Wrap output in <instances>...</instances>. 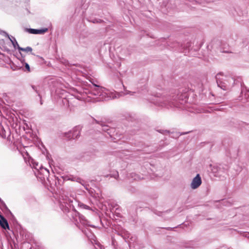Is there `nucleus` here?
<instances>
[{
    "label": "nucleus",
    "mask_w": 249,
    "mask_h": 249,
    "mask_svg": "<svg viewBox=\"0 0 249 249\" xmlns=\"http://www.w3.org/2000/svg\"><path fill=\"white\" fill-rule=\"evenodd\" d=\"M0 225L4 229H9L7 220L1 215H0Z\"/></svg>",
    "instance_id": "nucleus-15"
},
{
    "label": "nucleus",
    "mask_w": 249,
    "mask_h": 249,
    "mask_svg": "<svg viewBox=\"0 0 249 249\" xmlns=\"http://www.w3.org/2000/svg\"><path fill=\"white\" fill-rule=\"evenodd\" d=\"M63 179L64 180H72L76 181L77 182H79L82 185L84 186V188L86 190H88V187L89 185L87 184L86 183L84 182V180H82L79 178H76L75 177H71L70 176H66L63 177Z\"/></svg>",
    "instance_id": "nucleus-11"
},
{
    "label": "nucleus",
    "mask_w": 249,
    "mask_h": 249,
    "mask_svg": "<svg viewBox=\"0 0 249 249\" xmlns=\"http://www.w3.org/2000/svg\"><path fill=\"white\" fill-rule=\"evenodd\" d=\"M33 49L31 47H27L26 48H22V47H19V49H18V51H23V52H27V53H28V52H32Z\"/></svg>",
    "instance_id": "nucleus-20"
},
{
    "label": "nucleus",
    "mask_w": 249,
    "mask_h": 249,
    "mask_svg": "<svg viewBox=\"0 0 249 249\" xmlns=\"http://www.w3.org/2000/svg\"><path fill=\"white\" fill-rule=\"evenodd\" d=\"M71 216L75 224L88 237L89 236L86 230L84 229L82 226L86 227L90 226L93 227L92 225L89 224V222L86 219L84 216L80 214L76 211H73L71 212Z\"/></svg>",
    "instance_id": "nucleus-4"
},
{
    "label": "nucleus",
    "mask_w": 249,
    "mask_h": 249,
    "mask_svg": "<svg viewBox=\"0 0 249 249\" xmlns=\"http://www.w3.org/2000/svg\"><path fill=\"white\" fill-rule=\"evenodd\" d=\"M189 95L188 89H185L180 91L177 95V99L170 95L162 97H153L150 102L161 107H177L185 109L184 105L187 102Z\"/></svg>",
    "instance_id": "nucleus-2"
},
{
    "label": "nucleus",
    "mask_w": 249,
    "mask_h": 249,
    "mask_svg": "<svg viewBox=\"0 0 249 249\" xmlns=\"http://www.w3.org/2000/svg\"><path fill=\"white\" fill-rule=\"evenodd\" d=\"M32 168H35L37 171V174L36 175V177L39 178L41 181H46V179L51 184L50 181L49 179V171L46 168L39 166L38 163L35 161L32 160L31 161Z\"/></svg>",
    "instance_id": "nucleus-5"
},
{
    "label": "nucleus",
    "mask_w": 249,
    "mask_h": 249,
    "mask_svg": "<svg viewBox=\"0 0 249 249\" xmlns=\"http://www.w3.org/2000/svg\"><path fill=\"white\" fill-rule=\"evenodd\" d=\"M59 203L60 209L64 213L69 212V208L71 207V203L72 201L69 197L68 196L64 194H61L59 196Z\"/></svg>",
    "instance_id": "nucleus-6"
},
{
    "label": "nucleus",
    "mask_w": 249,
    "mask_h": 249,
    "mask_svg": "<svg viewBox=\"0 0 249 249\" xmlns=\"http://www.w3.org/2000/svg\"><path fill=\"white\" fill-rule=\"evenodd\" d=\"M0 136L3 138H7V140L11 141L10 131L8 126L4 128L3 125L0 124Z\"/></svg>",
    "instance_id": "nucleus-8"
},
{
    "label": "nucleus",
    "mask_w": 249,
    "mask_h": 249,
    "mask_svg": "<svg viewBox=\"0 0 249 249\" xmlns=\"http://www.w3.org/2000/svg\"><path fill=\"white\" fill-rule=\"evenodd\" d=\"M173 228H170V227H168V228H167L166 229L168 230H171Z\"/></svg>",
    "instance_id": "nucleus-31"
},
{
    "label": "nucleus",
    "mask_w": 249,
    "mask_h": 249,
    "mask_svg": "<svg viewBox=\"0 0 249 249\" xmlns=\"http://www.w3.org/2000/svg\"><path fill=\"white\" fill-rule=\"evenodd\" d=\"M110 205L112 207V210H113L114 209H115V212L116 213L117 215L118 216H120V213L116 212L117 211H119V210H120L119 206L117 203H115L114 202H110Z\"/></svg>",
    "instance_id": "nucleus-19"
},
{
    "label": "nucleus",
    "mask_w": 249,
    "mask_h": 249,
    "mask_svg": "<svg viewBox=\"0 0 249 249\" xmlns=\"http://www.w3.org/2000/svg\"><path fill=\"white\" fill-rule=\"evenodd\" d=\"M215 79L218 86L224 90L230 89L234 83V79L233 77L224 75L222 72L217 74Z\"/></svg>",
    "instance_id": "nucleus-3"
},
{
    "label": "nucleus",
    "mask_w": 249,
    "mask_h": 249,
    "mask_svg": "<svg viewBox=\"0 0 249 249\" xmlns=\"http://www.w3.org/2000/svg\"><path fill=\"white\" fill-rule=\"evenodd\" d=\"M0 201L1 203L2 204H3L4 205H5V203H4V202L0 198Z\"/></svg>",
    "instance_id": "nucleus-30"
},
{
    "label": "nucleus",
    "mask_w": 249,
    "mask_h": 249,
    "mask_svg": "<svg viewBox=\"0 0 249 249\" xmlns=\"http://www.w3.org/2000/svg\"><path fill=\"white\" fill-rule=\"evenodd\" d=\"M121 85L124 89V92H108L103 87L92 83L90 90L83 89V91L77 92L74 94H71L64 89H58L55 91L56 98L58 103L65 108L70 107L71 106H74L77 100H82L85 102H89L90 99L94 98L92 96H96L95 99L97 101L114 99L120 97L123 95L129 94L133 95L135 92L125 89V88L121 80H120Z\"/></svg>",
    "instance_id": "nucleus-1"
},
{
    "label": "nucleus",
    "mask_w": 249,
    "mask_h": 249,
    "mask_svg": "<svg viewBox=\"0 0 249 249\" xmlns=\"http://www.w3.org/2000/svg\"><path fill=\"white\" fill-rule=\"evenodd\" d=\"M118 234L121 236L126 241L129 238H130V234L125 230L121 229L118 231Z\"/></svg>",
    "instance_id": "nucleus-14"
},
{
    "label": "nucleus",
    "mask_w": 249,
    "mask_h": 249,
    "mask_svg": "<svg viewBox=\"0 0 249 249\" xmlns=\"http://www.w3.org/2000/svg\"><path fill=\"white\" fill-rule=\"evenodd\" d=\"M165 132H168V131H167V130H165Z\"/></svg>",
    "instance_id": "nucleus-33"
},
{
    "label": "nucleus",
    "mask_w": 249,
    "mask_h": 249,
    "mask_svg": "<svg viewBox=\"0 0 249 249\" xmlns=\"http://www.w3.org/2000/svg\"><path fill=\"white\" fill-rule=\"evenodd\" d=\"M27 30L29 33L32 34H43L47 32L48 29L47 28H45L42 29H29Z\"/></svg>",
    "instance_id": "nucleus-13"
},
{
    "label": "nucleus",
    "mask_w": 249,
    "mask_h": 249,
    "mask_svg": "<svg viewBox=\"0 0 249 249\" xmlns=\"http://www.w3.org/2000/svg\"><path fill=\"white\" fill-rule=\"evenodd\" d=\"M167 213V212H159L158 213H155L157 214L160 215V216H164L165 214Z\"/></svg>",
    "instance_id": "nucleus-26"
},
{
    "label": "nucleus",
    "mask_w": 249,
    "mask_h": 249,
    "mask_svg": "<svg viewBox=\"0 0 249 249\" xmlns=\"http://www.w3.org/2000/svg\"><path fill=\"white\" fill-rule=\"evenodd\" d=\"M95 121L97 124L101 125L103 131L107 132V134H108L110 138L116 139L114 136L117 134V132L114 128L110 127L103 121H98L96 120H95Z\"/></svg>",
    "instance_id": "nucleus-7"
},
{
    "label": "nucleus",
    "mask_w": 249,
    "mask_h": 249,
    "mask_svg": "<svg viewBox=\"0 0 249 249\" xmlns=\"http://www.w3.org/2000/svg\"><path fill=\"white\" fill-rule=\"evenodd\" d=\"M78 205L81 209L90 210V207L89 206L85 205L81 202H78Z\"/></svg>",
    "instance_id": "nucleus-22"
},
{
    "label": "nucleus",
    "mask_w": 249,
    "mask_h": 249,
    "mask_svg": "<svg viewBox=\"0 0 249 249\" xmlns=\"http://www.w3.org/2000/svg\"><path fill=\"white\" fill-rule=\"evenodd\" d=\"M176 44L178 46V45H179V44H178V43H176Z\"/></svg>",
    "instance_id": "nucleus-32"
},
{
    "label": "nucleus",
    "mask_w": 249,
    "mask_h": 249,
    "mask_svg": "<svg viewBox=\"0 0 249 249\" xmlns=\"http://www.w3.org/2000/svg\"><path fill=\"white\" fill-rule=\"evenodd\" d=\"M102 21V20L101 19H94L93 21H92V22L93 23H99V22H101Z\"/></svg>",
    "instance_id": "nucleus-27"
},
{
    "label": "nucleus",
    "mask_w": 249,
    "mask_h": 249,
    "mask_svg": "<svg viewBox=\"0 0 249 249\" xmlns=\"http://www.w3.org/2000/svg\"><path fill=\"white\" fill-rule=\"evenodd\" d=\"M80 131L78 127H75L66 134V137L69 139H75L79 137Z\"/></svg>",
    "instance_id": "nucleus-9"
},
{
    "label": "nucleus",
    "mask_w": 249,
    "mask_h": 249,
    "mask_svg": "<svg viewBox=\"0 0 249 249\" xmlns=\"http://www.w3.org/2000/svg\"><path fill=\"white\" fill-rule=\"evenodd\" d=\"M6 36L8 37V38L9 39V40L11 41L14 48L15 49H18V50L19 49V47H20V46H19L18 42L17 41L16 38L13 37V36H10L8 34H7L6 33H5Z\"/></svg>",
    "instance_id": "nucleus-16"
},
{
    "label": "nucleus",
    "mask_w": 249,
    "mask_h": 249,
    "mask_svg": "<svg viewBox=\"0 0 249 249\" xmlns=\"http://www.w3.org/2000/svg\"><path fill=\"white\" fill-rule=\"evenodd\" d=\"M201 183L202 180L201 177L199 174H197L192 180L191 184V187L193 189H196L201 185Z\"/></svg>",
    "instance_id": "nucleus-10"
},
{
    "label": "nucleus",
    "mask_w": 249,
    "mask_h": 249,
    "mask_svg": "<svg viewBox=\"0 0 249 249\" xmlns=\"http://www.w3.org/2000/svg\"><path fill=\"white\" fill-rule=\"evenodd\" d=\"M109 176L111 178H113L116 179H118L119 177L118 172L115 171L110 174Z\"/></svg>",
    "instance_id": "nucleus-23"
},
{
    "label": "nucleus",
    "mask_w": 249,
    "mask_h": 249,
    "mask_svg": "<svg viewBox=\"0 0 249 249\" xmlns=\"http://www.w3.org/2000/svg\"><path fill=\"white\" fill-rule=\"evenodd\" d=\"M241 95L242 97V100H243V98H244L245 101L249 102V90L242 89L241 92Z\"/></svg>",
    "instance_id": "nucleus-17"
},
{
    "label": "nucleus",
    "mask_w": 249,
    "mask_h": 249,
    "mask_svg": "<svg viewBox=\"0 0 249 249\" xmlns=\"http://www.w3.org/2000/svg\"><path fill=\"white\" fill-rule=\"evenodd\" d=\"M31 87L32 88L33 90H34L37 94L38 96L39 97L40 99V104L42 105V101L41 100V96L40 95V91L39 89V88H41V85L35 86V85H31Z\"/></svg>",
    "instance_id": "nucleus-18"
},
{
    "label": "nucleus",
    "mask_w": 249,
    "mask_h": 249,
    "mask_svg": "<svg viewBox=\"0 0 249 249\" xmlns=\"http://www.w3.org/2000/svg\"><path fill=\"white\" fill-rule=\"evenodd\" d=\"M39 89L40 91V95L41 96V92L43 90V87L41 86V88H39Z\"/></svg>",
    "instance_id": "nucleus-29"
},
{
    "label": "nucleus",
    "mask_w": 249,
    "mask_h": 249,
    "mask_svg": "<svg viewBox=\"0 0 249 249\" xmlns=\"http://www.w3.org/2000/svg\"><path fill=\"white\" fill-rule=\"evenodd\" d=\"M130 176L132 178V180H140L141 179V177L135 173H132L130 174Z\"/></svg>",
    "instance_id": "nucleus-21"
},
{
    "label": "nucleus",
    "mask_w": 249,
    "mask_h": 249,
    "mask_svg": "<svg viewBox=\"0 0 249 249\" xmlns=\"http://www.w3.org/2000/svg\"><path fill=\"white\" fill-rule=\"evenodd\" d=\"M186 247L191 248H196L197 247V246L193 242H191L190 243V245L187 246Z\"/></svg>",
    "instance_id": "nucleus-25"
},
{
    "label": "nucleus",
    "mask_w": 249,
    "mask_h": 249,
    "mask_svg": "<svg viewBox=\"0 0 249 249\" xmlns=\"http://www.w3.org/2000/svg\"><path fill=\"white\" fill-rule=\"evenodd\" d=\"M25 68L28 71H30V66L28 64L25 63Z\"/></svg>",
    "instance_id": "nucleus-28"
},
{
    "label": "nucleus",
    "mask_w": 249,
    "mask_h": 249,
    "mask_svg": "<svg viewBox=\"0 0 249 249\" xmlns=\"http://www.w3.org/2000/svg\"><path fill=\"white\" fill-rule=\"evenodd\" d=\"M212 171L215 173V176L216 177L224 176L225 172L223 169L219 166H214Z\"/></svg>",
    "instance_id": "nucleus-12"
},
{
    "label": "nucleus",
    "mask_w": 249,
    "mask_h": 249,
    "mask_svg": "<svg viewBox=\"0 0 249 249\" xmlns=\"http://www.w3.org/2000/svg\"><path fill=\"white\" fill-rule=\"evenodd\" d=\"M191 46V43L189 42H187L185 45H181V47H182V49L186 50L189 49V47Z\"/></svg>",
    "instance_id": "nucleus-24"
}]
</instances>
